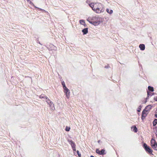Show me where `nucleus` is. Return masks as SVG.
<instances>
[{"label":"nucleus","mask_w":157,"mask_h":157,"mask_svg":"<svg viewBox=\"0 0 157 157\" xmlns=\"http://www.w3.org/2000/svg\"><path fill=\"white\" fill-rule=\"evenodd\" d=\"M107 12L110 14H112L113 13V10H109V9H106Z\"/></svg>","instance_id":"f3484780"},{"label":"nucleus","mask_w":157,"mask_h":157,"mask_svg":"<svg viewBox=\"0 0 157 157\" xmlns=\"http://www.w3.org/2000/svg\"><path fill=\"white\" fill-rule=\"evenodd\" d=\"M155 141H156L153 138H152L151 141V143H155Z\"/></svg>","instance_id":"393cba45"},{"label":"nucleus","mask_w":157,"mask_h":157,"mask_svg":"<svg viewBox=\"0 0 157 157\" xmlns=\"http://www.w3.org/2000/svg\"><path fill=\"white\" fill-rule=\"evenodd\" d=\"M77 153L78 154V156L79 157H80L81 156V154L79 153V152L78 150H77L76 151Z\"/></svg>","instance_id":"b1692460"},{"label":"nucleus","mask_w":157,"mask_h":157,"mask_svg":"<svg viewBox=\"0 0 157 157\" xmlns=\"http://www.w3.org/2000/svg\"><path fill=\"white\" fill-rule=\"evenodd\" d=\"M70 128L67 126H66L65 128V130L67 131H69L70 130Z\"/></svg>","instance_id":"4be33fe9"},{"label":"nucleus","mask_w":157,"mask_h":157,"mask_svg":"<svg viewBox=\"0 0 157 157\" xmlns=\"http://www.w3.org/2000/svg\"><path fill=\"white\" fill-rule=\"evenodd\" d=\"M155 117H156V118H157V114H155Z\"/></svg>","instance_id":"e433bc0d"},{"label":"nucleus","mask_w":157,"mask_h":157,"mask_svg":"<svg viewBox=\"0 0 157 157\" xmlns=\"http://www.w3.org/2000/svg\"><path fill=\"white\" fill-rule=\"evenodd\" d=\"M157 124V119H155L153 121V126H155Z\"/></svg>","instance_id":"dca6fc26"},{"label":"nucleus","mask_w":157,"mask_h":157,"mask_svg":"<svg viewBox=\"0 0 157 157\" xmlns=\"http://www.w3.org/2000/svg\"><path fill=\"white\" fill-rule=\"evenodd\" d=\"M157 128L156 127L155 128H153V129H155V132H156V130H157Z\"/></svg>","instance_id":"72a5a7b5"},{"label":"nucleus","mask_w":157,"mask_h":157,"mask_svg":"<svg viewBox=\"0 0 157 157\" xmlns=\"http://www.w3.org/2000/svg\"><path fill=\"white\" fill-rule=\"evenodd\" d=\"M92 24L94 25H98L100 23V21H93Z\"/></svg>","instance_id":"2eb2a0df"},{"label":"nucleus","mask_w":157,"mask_h":157,"mask_svg":"<svg viewBox=\"0 0 157 157\" xmlns=\"http://www.w3.org/2000/svg\"><path fill=\"white\" fill-rule=\"evenodd\" d=\"M148 90L150 92H153L154 91L153 87L150 86H148Z\"/></svg>","instance_id":"4468645a"},{"label":"nucleus","mask_w":157,"mask_h":157,"mask_svg":"<svg viewBox=\"0 0 157 157\" xmlns=\"http://www.w3.org/2000/svg\"><path fill=\"white\" fill-rule=\"evenodd\" d=\"M154 99L155 101H157V96H155Z\"/></svg>","instance_id":"7c9ffc66"},{"label":"nucleus","mask_w":157,"mask_h":157,"mask_svg":"<svg viewBox=\"0 0 157 157\" xmlns=\"http://www.w3.org/2000/svg\"><path fill=\"white\" fill-rule=\"evenodd\" d=\"M39 43L40 44V42H39Z\"/></svg>","instance_id":"49530a36"},{"label":"nucleus","mask_w":157,"mask_h":157,"mask_svg":"<svg viewBox=\"0 0 157 157\" xmlns=\"http://www.w3.org/2000/svg\"><path fill=\"white\" fill-rule=\"evenodd\" d=\"M143 147L147 153L149 154L152 155H153L152 154V150L149 146L147 144L145 143H144L143 144Z\"/></svg>","instance_id":"f03ea898"},{"label":"nucleus","mask_w":157,"mask_h":157,"mask_svg":"<svg viewBox=\"0 0 157 157\" xmlns=\"http://www.w3.org/2000/svg\"><path fill=\"white\" fill-rule=\"evenodd\" d=\"M87 21H88L90 24H92V22L93 21H90V19L89 18H88L87 19Z\"/></svg>","instance_id":"a878e982"},{"label":"nucleus","mask_w":157,"mask_h":157,"mask_svg":"<svg viewBox=\"0 0 157 157\" xmlns=\"http://www.w3.org/2000/svg\"><path fill=\"white\" fill-rule=\"evenodd\" d=\"M149 96H147V97L146 98V99L147 100V99H149Z\"/></svg>","instance_id":"ea45409f"},{"label":"nucleus","mask_w":157,"mask_h":157,"mask_svg":"<svg viewBox=\"0 0 157 157\" xmlns=\"http://www.w3.org/2000/svg\"><path fill=\"white\" fill-rule=\"evenodd\" d=\"M139 47L141 50L143 51L145 50V45L143 44H140L139 45Z\"/></svg>","instance_id":"1a4fd4ad"},{"label":"nucleus","mask_w":157,"mask_h":157,"mask_svg":"<svg viewBox=\"0 0 157 157\" xmlns=\"http://www.w3.org/2000/svg\"><path fill=\"white\" fill-rule=\"evenodd\" d=\"M64 92L65 93L66 97L67 98H68L70 96V92L69 90L68 89H67V90H64Z\"/></svg>","instance_id":"0eeeda50"},{"label":"nucleus","mask_w":157,"mask_h":157,"mask_svg":"<svg viewBox=\"0 0 157 157\" xmlns=\"http://www.w3.org/2000/svg\"><path fill=\"white\" fill-rule=\"evenodd\" d=\"M151 93L148 91H147V96H151Z\"/></svg>","instance_id":"c85d7f7f"},{"label":"nucleus","mask_w":157,"mask_h":157,"mask_svg":"<svg viewBox=\"0 0 157 157\" xmlns=\"http://www.w3.org/2000/svg\"><path fill=\"white\" fill-rule=\"evenodd\" d=\"M44 98H45L46 99H48V98L47 96H46L45 95V97H44Z\"/></svg>","instance_id":"a19ab883"},{"label":"nucleus","mask_w":157,"mask_h":157,"mask_svg":"<svg viewBox=\"0 0 157 157\" xmlns=\"http://www.w3.org/2000/svg\"><path fill=\"white\" fill-rule=\"evenodd\" d=\"M61 84L63 86V87L66 86L65 82L63 81L61 82Z\"/></svg>","instance_id":"cd10ccee"},{"label":"nucleus","mask_w":157,"mask_h":157,"mask_svg":"<svg viewBox=\"0 0 157 157\" xmlns=\"http://www.w3.org/2000/svg\"><path fill=\"white\" fill-rule=\"evenodd\" d=\"M147 112V110H146L144 109L142 112V114H143V116H145V114H147V113H146Z\"/></svg>","instance_id":"a211bd4d"},{"label":"nucleus","mask_w":157,"mask_h":157,"mask_svg":"<svg viewBox=\"0 0 157 157\" xmlns=\"http://www.w3.org/2000/svg\"><path fill=\"white\" fill-rule=\"evenodd\" d=\"M132 131L135 132H137L138 129L136 126L134 125L132 127Z\"/></svg>","instance_id":"ddd939ff"},{"label":"nucleus","mask_w":157,"mask_h":157,"mask_svg":"<svg viewBox=\"0 0 157 157\" xmlns=\"http://www.w3.org/2000/svg\"><path fill=\"white\" fill-rule=\"evenodd\" d=\"M29 1L30 4L31 5H32L34 6V7L35 8H38V9H39L40 11H42L43 12H46V11L45 10H44L42 9H41V8H38V7H36V6H34V4H33V3L32 2H31L30 1Z\"/></svg>","instance_id":"9d476101"},{"label":"nucleus","mask_w":157,"mask_h":157,"mask_svg":"<svg viewBox=\"0 0 157 157\" xmlns=\"http://www.w3.org/2000/svg\"><path fill=\"white\" fill-rule=\"evenodd\" d=\"M94 4L95 8L94 11L98 13L104 12V10L103 6L101 3L95 2V4Z\"/></svg>","instance_id":"f257e3e1"},{"label":"nucleus","mask_w":157,"mask_h":157,"mask_svg":"<svg viewBox=\"0 0 157 157\" xmlns=\"http://www.w3.org/2000/svg\"><path fill=\"white\" fill-rule=\"evenodd\" d=\"M83 25H84V27H86L87 26L86 25V24L85 23V24H84Z\"/></svg>","instance_id":"c9c22d12"},{"label":"nucleus","mask_w":157,"mask_h":157,"mask_svg":"<svg viewBox=\"0 0 157 157\" xmlns=\"http://www.w3.org/2000/svg\"><path fill=\"white\" fill-rule=\"evenodd\" d=\"M155 132V131H154V132L156 134V137H157V130H156V132Z\"/></svg>","instance_id":"f704fd0d"},{"label":"nucleus","mask_w":157,"mask_h":157,"mask_svg":"<svg viewBox=\"0 0 157 157\" xmlns=\"http://www.w3.org/2000/svg\"><path fill=\"white\" fill-rule=\"evenodd\" d=\"M152 106L151 105H148L144 109L146 110H147V112L150 111V109H151Z\"/></svg>","instance_id":"9b49d317"},{"label":"nucleus","mask_w":157,"mask_h":157,"mask_svg":"<svg viewBox=\"0 0 157 157\" xmlns=\"http://www.w3.org/2000/svg\"><path fill=\"white\" fill-rule=\"evenodd\" d=\"M147 102V100H146L145 101H144V103H146V102Z\"/></svg>","instance_id":"37998d69"},{"label":"nucleus","mask_w":157,"mask_h":157,"mask_svg":"<svg viewBox=\"0 0 157 157\" xmlns=\"http://www.w3.org/2000/svg\"><path fill=\"white\" fill-rule=\"evenodd\" d=\"M46 101H48H48L50 102L51 101L49 99H48Z\"/></svg>","instance_id":"58836bf2"},{"label":"nucleus","mask_w":157,"mask_h":157,"mask_svg":"<svg viewBox=\"0 0 157 157\" xmlns=\"http://www.w3.org/2000/svg\"><path fill=\"white\" fill-rule=\"evenodd\" d=\"M151 145L152 148L155 150L157 151V142L155 141V143L151 144Z\"/></svg>","instance_id":"39448f33"},{"label":"nucleus","mask_w":157,"mask_h":157,"mask_svg":"<svg viewBox=\"0 0 157 157\" xmlns=\"http://www.w3.org/2000/svg\"><path fill=\"white\" fill-rule=\"evenodd\" d=\"M76 147L72 148V150H73V151L74 152H75L76 151Z\"/></svg>","instance_id":"2f4dec72"},{"label":"nucleus","mask_w":157,"mask_h":157,"mask_svg":"<svg viewBox=\"0 0 157 157\" xmlns=\"http://www.w3.org/2000/svg\"><path fill=\"white\" fill-rule=\"evenodd\" d=\"M48 104L49 105L51 109L52 110H54L55 109L54 107V104L53 102L52 101H50L49 102L46 101Z\"/></svg>","instance_id":"423d86ee"},{"label":"nucleus","mask_w":157,"mask_h":157,"mask_svg":"<svg viewBox=\"0 0 157 157\" xmlns=\"http://www.w3.org/2000/svg\"><path fill=\"white\" fill-rule=\"evenodd\" d=\"M63 88L64 89V90H67V89H68L66 86H63Z\"/></svg>","instance_id":"c756f323"},{"label":"nucleus","mask_w":157,"mask_h":157,"mask_svg":"<svg viewBox=\"0 0 157 157\" xmlns=\"http://www.w3.org/2000/svg\"><path fill=\"white\" fill-rule=\"evenodd\" d=\"M151 96H152V95H154L155 94H156V93H151Z\"/></svg>","instance_id":"473e14b6"},{"label":"nucleus","mask_w":157,"mask_h":157,"mask_svg":"<svg viewBox=\"0 0 157 157\" xmlns=\"http://www.w3.org/2000/svg\"><path fill=\"white\" fill-rule=\"evenodd\" d=\"M98 143H100V140H98Z\"/></svg>","instance_id":"79ce46f5"},{"label":"nucleus","mask_w":157,"mask_h":157,"mask_svg":"<svg viewBox=\"0 0 157 157\" xmlns=\"http://www.w3.org/2000/svg\"><path fill=\"white\" fill-rule=\"evenodd\" d=\"M142 107V106L141 105H140L139 106L138 109L137 110V111L138 112H140V111Z\"/></svg>","instance_id":"aec40b11"},{"label":"nucleus","mask_w":157,"mask_h":157,"mask_svg":"<svg viewBox=\"0 0 157 157\" xmlns=\"http://www.w3.org/2000/svg\"><path fill=\"white\" fill-rule=\"evenodd\" d=\"M94 4H95V3L93 2V3H91L90 4H89V5L90 6L92 9V10L94 11V10H95Z\"/></svg>","instance_id":"f8f14e48"},{"label":"nucleus","mask_w":157,"mask_h":157,"mask_svg":"<svg viewBox=\"0 0 157 157\" xmlns=\"http://www.w3.org/2000/svg\"><path fill=\"white\" fill-rule=\"evenodd\" d=\"M96 152L100 155H103L106 154V153L105 152V150L104 149H102L101 151H100L98 149H97L96 150Z\"/></svg>","instance_id":"7ed1b4c3"},{"label":"nucleus","mask_w":157,"mask_h":157,"mask_svg":"<svg viewBox=\"0 0 157 157\" xmlns=\"http://www.w3.org/2000/svg\"><path fill=\"white\" fill-rule=\"evenodd\" d=\"M26 0L28 2H29L30 1V0Z\"/></svg>","instance_id":"a18cd8bd"},{"label":"nucleus","mask_w":157,"mask_h":157,"mask_svg":"<svg viewBox=\"0 0 157 157\" xmlns=\"http://www.w3.org/2000/svg\"><path fill=\"white\" fill-rule=\"evenodd\" d=\"M147 116V114H145V116H143V113L141 115V119L142 120H143Z\"/></svg>","instance_id":"412c9836"},{"label":"nucleus","mask_w":157,"mask_h":157,"mask_svg":"<svg viewBox=\"0 0 157 157\" xmlns=\"http://www.w3.org/2000/svg\"><path fill=\"white\" fill-rule=\"evenodd\" d=\"M90 2L88 0H87L86 1V3H89V2Z\"/></svg>","instance_id":"4c0bfd02"},{"label":"nucleus","mask_w":157,"mask_h":157,"mask_svg":"<svg viewBox=\"0 0 157 157\" xmlns=\"http://www.w3.org/2000/svg\"><path fill=\"white\" fill-rule=\"evenodd\" d=\"M79 23L83 25L84 24H85V21L84 20H79Z\"/></svg>","instance_id":"6ab92c4d"},{"label":"nucleus","mask_w":157,"mask_h":157,"mask_svg":"<svg viewBox=\"0 0 157 157\" xmlns=\"http://www.w3.org/2000/svg\"><path fill=\"white\" fill-rule=\"evenodd\" d=\"M110 67L109 66V64H108L107 65L105 66V68L106 69H108Z\"/></svg>","instance_id":"bb28decb"},{"label":"nucleus","mask_w":157,"mask_h":157,"mask_svg":"<svg viewBox=\"0 0 157 157\" xmlns=\"http://www.w3.org/2000/svg\"><path fill=\"white\" fill-rule=\"evenodd\" d=\"M44 97H45V95L44 94H41L40 96V98H44Z\"/></svg>","instance_id":"5701e85b"},{"label":"nucleus","mask_w":157,"mask_h":157,"mask_svg":"<svg viewBox=\"0 0 157 157\" xmlns=\"http://www.w3.org/2000/svg\"><path fill=\"white\" fill-rule=\"evenodd\" d=\"M67 141L69 144L71 145L72 148L76 147V145L75 143L72 140H68Z\"/></svg>","instance_id":"20e7f679"},{"label":"nucleus","mask_w":157,"mask_h":157,"mask_svg":"<svg viewBox=\"0 0 157 157\" xmlns=\"http://www.w3.org/2000/svg\"><path fill=\"white\" fill-rule=\"evenodd\" d=\"M82 32L83 33V35L86 34L88 32V28H86L83 29L82 30Z\"/></svg>","instance_id":"6e6552de"},{"label":"nucleus","mask_w":157,"mask_h":157,"mask_svg":"<svg viewBox=\"0 0 157 157\" xmlns=\"http://www.w3.org/2000/svg\"><path fill=\"white\" fill-rule=\"evenodd\" d=\"M90 157H95L94 156H93V155H91Z\"/></svg>","instance_id":"c03bdc74"}]
</instances>
